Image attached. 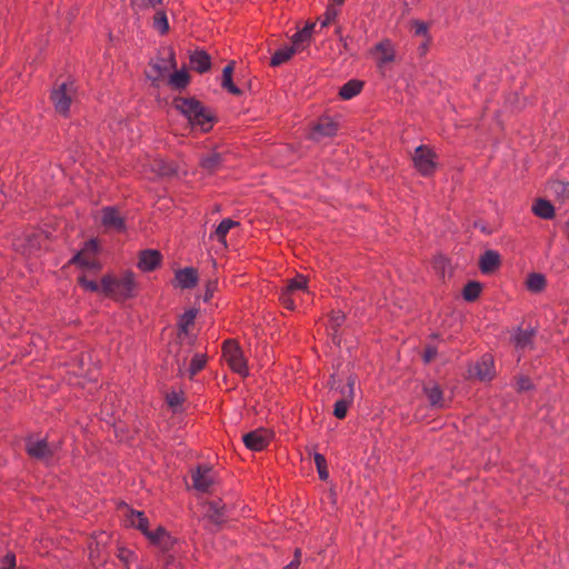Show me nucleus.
Returning <instances> with one entry per match:
<instances>
[{"instance_id":"obj_1","label":"nucleus","mask_w":569,"mask_h":569,"mask_svg":"<svg viewBox=\"0 0 569 569\" xmlns=\"http://www.w3.org/2000/svg\"><path fill=\"white\" fill-rule=\"evenodd\" d=\"M174 106L193 128H198L202 132L212 128V117L199 101L181 98L174 101Z\"/></svg>"},{"instance_id":"obj_2","label":"nucleus","mask_w":569,"mask_h":569,"mask_svg":"<svg viewBox=\"0 0 569 569\" xmlns=\"http://www.w3.org/2000/svg\"><path fill=\"white\" fill-rule=\"evenodd\" d=\"M176 66L173 51L170 48H164L156 59L151 60L150 71L147 73V77L152 82H158L168 76Z\"/></svg>"},{"instance_id":"obj_3","label":"nucleus","mask_w":569,"mask_h":569,"mask_svg":"<svg viewBox=\"0 0 569 569\" xmlns=\"http://www.w3.org/2000/svg\"><path fill=\"white\" fill-rule=\"evenodd\" d=\"M222 357L230 369L242 377L249 375V368L243 352L239 345L233 340H227L222 347Z\"/></svg>"},{"instance_id":"obj_4","label":"nucleus","mask_w":569,"mask_h":569,"mask_svg":"<svg viewBox=\"0 0 569 569\" xmlns=\"http://www.w3.org/2000/svg\"><path fill=\"white\" fill-rule=\"evenodd\" d=\"M308 290V281L303 274H297L290 279L284 288L281 289L279 300L281 305L293 310L296 308V296L298 292H306Z\"/></svg>"},{"instance_id":"obj_5","label":"nucleus","mask_w":569,"mask_h":569,"mask_svg":"<svg viewBox=\"0 0 569 569\" xmlns=\"http://www.w3.org/2000/svg\"><path fill=\"white\" fill-rule=\"evenodd\" d=\"M74 94L72 82H62L51 92V100L57 112L67 116L70 110L71 101Z\"/></svg>"},{"instance_id":"obj_6","label":"nucleus","mask_w":569,"mask_h":569,"mask_svg":"<svg viewBox=\"0 0 569 569\" xmlns=\"http://www.w3.org/2000/svg\"><path fill=\"white\" fill-rule=\"evenodd\" d=\"M413 166L422 176H430L437 168L436 153L427 146H419L412 158Z\"/></svg>"},{"instance_id":"obj_7","label":"nucleus","mask_w":569,"mask_h":569,"mask_svg":"<svg viewBox=\"0 0 569 569\" xmlns=\"http://www.w3.org/2000/svg\"><path fill=\"white\" fill-rule=\"evenodd\" d=\"M370 56L376 61L379 69L395 62L396 60V46L395 43L385 38L377 42L369 51Z\"/></svg>"},{"instance_id":"obj_8","label":"nucleus","mask_w":569,"mask_h":569,"mask_svg":"<svg viewBox=\"0 0 569 569\" xmlns=\"http://www.w3.org/2000/svg\"><path fill=\"white\" fill-rule=\"evenodd\" d=\"M356 377L349 376L347 385L340 390L341 398L335 402L333 415L338 419H343L347 415L349 406L355 398Z\"/></svg>"},{"instance_id":"obj_9","label":"nucleus","mask_w":569,"mask_h":569,"mask_svg":"<svg viewBox=\"0 0 569 569\" xmlns=\"http://www.w3.org/2000/svg\"><path fill=\"white\" fill-rule=\"evenodd\" d=\"M97 251L98 242L94 239H91L84 243L81 251L72 257L70 263H76L87 269H97L98 262L94 259Z\"/></svg>"},{"instance_id":"obj_10","label":"nucleus","mask_w":569,"mask_h":569,"mask_svg":"<svg viewBox=\"0 0 569 569\" xmlns=\"http://www.w3.org/2000/svg\"><path fill=\"white\" fill-rule=\"evenodd\" d=\"M242 440L248 449L261 451L269 445L271 433L267 429L260 428L243 435Z\"/></svg>"},{"instance_id":"obj_11","label":"nucleus","mask_w":569,"mask_h":569,"mask_svg":"<svg viewBox=\"0 0 569 569\" xmlns=\"http://www.w3.org/2000/svg\"><path fill=\"white\" fill-rule=\"evenodd\" d=\"M214 481V472L212 468L208 466L198 467L192 473L193 488L199 492H208Z\"/></svg>"},{"instance_id":"obj_12","label":"nucleus","mask_w":569,"mask_h":569,"mask_svg":"<svg viewBox=\"0 0 569 569\" xmlns=\"http://www.w3.org/2000/svg\"><path fill=\"white\" fill-rule=\"evenodd\" d=\"M26 450L32 458L49 461L53 456L52 447L44 439L29 438L26 443Z\"/></svg>"},{"instance_id":"obj_13","label":"nucleus","mask_w":569,"mask_h":569,"mask_svg":"<svg viewBox=\"0 0 569 569\" xmlns=\"http://www.w3.org/2000/svg\"><path fill=\"white\" fill-rule=\"evenodd\" d=\"M101 223L104 228L119 232L126 229L124 220L114 207H106L102 209Z\"/></svg>"},{"instance_id":"obj_14","label":"nucleus","mask_w":569,"mask_h":569,"mask_svg":"<svg viewBox=\"0 0 569 569\" xmlns=\"http://www.w3.org/2000/svg\"><path fill=\"white\" fill-rule=\"evenodd\" d=\"M472 375L478 379L486 381L491 380L495 376V363L491 355H483L481 359L475 365Z\"/></svg>"},{"instance_id":"obj_15","label":"nucleus","mask_w":569,"mask_h":569,"mask_svg":"<svg viewBox=\"0 0 569 569\" xmlns=\"http://www.w3.org/2000/svg\"><path fill=\"white\" fill-rule=\"evenodd\" d=\"M162 256L158 250L147 249L140 252L138 268L143 272L153 271L161 262Z\"/></svg>"},{"instance_id":"obj_16","label":"nucleus","mask_w":569,"mask_h":569,"mask_svg":"<svg viewBox=\"0 0 569 569\" xmlns=\"http://www.w3.org/2000/svg\"><path fill=\"white\" fill-rule=\"evenodd\" d=\"M500 264L501 257L496 250H486L479 258V268L483 274L492 273Z\"/></svg>"},{"instance_id":"obj_17","label":"nucleus","mask_w":569,"mask_h":569,"mask_svg":"<svg viewBox=\"0 0 569 569\" xmlns=\"http://www.w3.org/2000/svg\"><path fill=\"white\" fill-rule=\"evenodd\" d=\"M315 27V22L307 23L301 30L292 36L291 46L298 52L305 50L310 44Z\"/></svg>"},{"instance_id":"obj_18","label":"nucleus","mask_w":569,"mask_h":569,"mask_svg":"<svg viewBox=\"0 0 569 569\" xmlns=\"http://www.w3.org/2000/svg\"><path fill=\"white\" fill-rule=\"evenodd\" d=\"M136 280L132 273H126L121 278L117 279L116 295L121 299L131 298L134 295Z\"/></svg>"},{"instance_id":"obj_19","label":"nucleus","mask_w":569,"mask_h":569,"mask_svg":"<svg viewBox=\"0 0 569 569\" xmlns=\"http://www.w3.org/2000/svg\"><path fill=\"white\" fill-rule=\"evenodd\" d=\"M174 281L177 287L181 289H190L197 284L198 273L196 269L187 267L176 271Z\"/></svg>"},{"instance_id":"obj_20","label":"nucleus","mask_w":569,"mask_h":569,"mask_svg":"<svg viewBox=\"0 0 569 569\" xmlns=\"http://www.w3.org/2000/svg\"><path fill=\"white\" fill-rule=\"evenodd\" d=\"M536 331L533 329L518 328L512 335V342L517 350H526L533 345Z\"/></svg>"},{"instance_id":"obj_21","label":"nucleus","mask_w":569,"mask_h":569,"mask_svg":"<svg viewBox=\"0 0 569 569\" xmlns=\"http://www.w3.org/2000/svg\"><path fill=\"white\" fill-rule=\"evenodd\" d=\"M338 126L330 118H321L313 127L312 138L320 139L323 137H332L337 133Z\"/></svg>"},{"instance_id":"obj_22","label":"nucleus","mask_w":569,"mask_h":569,"mask_svg":"<svg viewBox=\"0 0 569 569\" xmlns=\"http://www.w3.org/2000/svg\"><path fill=\"white\" fill-rule=\"evenodd\" d=\"M423 392L427 396L431 407L435 408H445L446 400L443 398V392L439 385L435 382H430L423 387Z\"/></svg>"},{"instance_id":"obj_23","label":"nucleus","mask_w":569,"mask_h":569,"mask_svg":"<svg viewBox=\"0 0 569 569\" xmlns=\"http://www.w3.org/2000/svg\"><path fill=\"white\" fill-rule=\"evenodd\" d=\"M146 537L150 540L151 543L162 549H169L173 542L171 536L161 526H158L154 531H150Z\"/></svg>"},{"instance_id":"obj_24","label":"nucleus","mask_w":569,"mask_h":569,"mask_svg":"<svg viewBox=\"0 0 569 569\" xmlns=\"http://www.w3.org/2000/svg\"><path fill=\"white\" fill-rule=\"evenodd\" d=\"M127 523L139 529L144 536L149 535V521L143 512L136 510L127 511Z\"/></svg>"},{"instance_id":"obj_25","label":"nucleus","mask_w":569,"mask_h":569,"mask_svg":"<svg viewBox=\"0 0 569 569\" xmlns=\"http://www.w3.org/2000/svg\"><path fill=\"white\" fill-rule=\"evenodd\" d=\"M223 157L222 154L218 152H211L208 156L201 158L200 160V167L207 172V173H214L222 169L223 167Z\"/></svg>"},{"instance_id":"obj_26","label":"nucleus","mask_w":569,"mask_h":569,"mask_svg":"<svg viewBox=\"0 0 569 569\" xmlns=\"http://www.w3.org/2000/svg\"><path fill=\"white\" fill-rule=\"evenodd\" d=\"M191 68L200 73L208 71L211 67V60L206 51L197 50L190 54Z\"/></svg>"},{"instance_id":"obj_27","label":"nucleus","mask_w":569,"mask_h":569,"mask_svg":"<svg viewBox=\"0 0 569 569\" xmlns=\"http://www.w3.org/2000/svg\"><path fill=\"white\" fill-rule=\"evenodd\" d=\"M238 226V222L232 219H223L216 230L210 234V239L217 240L222 243L224 247L227 246L226 236L233 227Z\"/></svg>"},{"instance_id":"obj_28","label":"nucleus","mask_w":569,"mask_h":569,"mask_svg":"<svg viewBox=\"0 0 569 569\" xmlns=\"http://www.w3.org/2000/svg\"><path fill=\"white\" fill-rule=\"evenodd\" d=\"M531 210L537 217L542 219H552L555 217V208L552 203L546 199H537Z\"/></svg>"},{"instance_id":"obj_29","label":"nucleus","mask_w":569,"mask_h":569,"mask_svg":"<svg viewBox=\"0 0 569 569\" xmlns=\"http://www.w3.org/2000/svg\"><path fill=\"white\" fill-rule=\"evenodd\" d=\"M118 558L123 563L124 569H142V567L138 563L137 555L128 548L119 547Z\"/></svg>"},{"instance_id":"obj_30","label":"nucleus","mask_w":569,"mask_h":569,"mask_svg":"<svg viewBox=\"0 0 569 569\" xmlns=\"http://www.w3.org/2000/svg\"><path fill=\"white\" fill-rule=\"evenodd\" d=\"M296 52L298 51L292 46H283L272 54L270 64L272 67L281 66L289 61Z\"/></svg>"},{"instance_id":"obj_31","label":"nucleus","mask_w":569,"mask_h":569,"mask_svg":"<svg viewBox=\"0 0 569 569\" xmlns=\"http://www.w3.org/2000/svg\"><path fill=\"white\" fill-rule=\"evenodd\" d=\"M363 83L359 80H349L339 90V96L343 100H349L359 94L362 90Z\"/></svg>"},{"instance_id":"obj_32","label":"nucleus","mask_w":569,"mask_h":569,"mask_svg":"<svg viewBox=\"0 0 569 569\" xmlns=\"http://www.w3.org/2000/svg\"><path fill=\"white\" fill-rule=\"evenodd\" d=\"M233 63L227 64L222 70L221 86L232 94H240V89L232 82Z\"/></svg>"},{"instance_id":"obj_33","label":"nucleus","mask_w":569,"mask_h":569,"mask_svg":"<svg viewBox=\"0 0 569 569\" xmlns=\"http://www.w3.org/2000/svg\"><path fill=\"white\" fill-rule=\"evenodd\" d=\"M549 191L561 202L569 198V182L555 180L549 183Z\"/></svg>"},{"instance_id":"obj_34","label":"nucleus","mask_w":569,"mask_h":569,"mask_svg":"<svg viewBox=\"0 0 569 569\" xmlns=\"http://www.w3.org/2000/svg\"><path fill=\"white\" fill-rule=\"evenodd\" d=\"M526 286L531 292H541L546 288V278L541 273H530L527 278Z\"/></svg>"},{"instance_id":"obj_35","label":"nucleus","mask_w":569,"mask_h":569,"mask_svg":"<svg viewBox=\"0 0 569 569\" xmlns=\"http://www.w3.org/2000/svg\"><path fill=\"white\" fill-rule=\"evenodd\" d=\"M189 83V74L186 70H178L170 74L169 84L176 89H183Z\"/></svg>"},{"instance_id":"obj_36","label":"nucleus","mask_w":569,"mask_h":569,"mask_svg":"<svg viewBox=\"0 0 569 569\" xmlns=\"http://www.w3.org/2000/svg\"><path fill=\"white\" fill-rule=\"evenodd\" d=\"M481 289L482 288L479 282L470 281L465 286L462 296L467 301H475L479 297Z\"/></svg>"},{"instance_id":"obj_37","label":"nucleus","mask_w":569,"mask_h":569,"mask_svg":"<svg viewBox=\"0 0 569 569\" xmlns=\"http://www.w3.org/2000/svg\"><path fill=\"white\" fill-rule=\"evenodd\" d=\"M206 363H207L206 355H203V353H196L192 357V359L190 361L189 369H188L190 377H193L200 370H202L204 368Z\"/></svg>"},{"instance_id":"obj_38","label":"nucleus","mask_w":569,"mask_h":569,"mask_svg":"<svg viewBox=\"0 0 569 569\" xmlns=\"http://www.w3.org/2000/svg\"><path fill=\"white\" fill-rule=\"evenodd\" d=\"M153 27L156 30H158L161 34H164L169 30V22L167 14L163 11H158L153 19Z\"/></svg>"},{"instance_id":"obj_39","label":"nucleus","mask_w":569,"mask_h":569,"mask_svg":"<svg viewBox=\"0 0 569 569\" xmlns=\"http://www.w3.org/2000/svg\"><path fill=\"white\" fill-rule=\"evenodd\" d=\"M412 31L416 37H420L422 39L431 38L429 32V24L421 20H413L411 22Z\"/></svg>"},{"instance_id":"obj_40","label":"nucleus","mask_w":569,"mask_h":569,"mask_svg":"<svg viewBox=\"0 0 569 569\" xmlns=\"http://www.w3.org/2000/svg\"><path fill=\"white\" fill-rule=\"evenodd\" d=\"M315 463L317 466L318 475L321 480H326L329 477L328 470H327V461L323 455L316 452L313 455Z\"/></svg>"},{"instance_id":"obj_41","label":"nucleus","mask_w":569,"mask_h":569,"mask_svg":"<svg viewBox=\"0 0 569 569\" xmlns=\"http://www.w3.org/2000/svg\"><path fill=\"white\" fill-rule=\"evenodd\" d=\"M196 316L197 311L193 309L186 311L179 319L180 330L187 332L188 328L193 325Z\"/></svg>"},{"instance_id":"obj_42","label":"nucleus","mask_w":569,"mask_h":569,"mask_svg":"<svg viewBox=\"0 0 569 569\" xmlns=\"http://www.w3.org/2000/svg\"><path fill=\"white\" fill-rule=\"evenodd\" d=\"M207 512L217 523L221 522L224 516L223 507H220L219 502H210Z\"/></svg>"},{"instance_id":"obj_43","label":"nucleus","mask_w":569,"mask_h":569,"mask_svg":"<svg viewBox=\"0 0 569 569\" xmlns=\"http://www.w3.org/2000/svg\"><path fill=\"white\" fill-rule=\"evenodd\" d=\"M183 400L184 398L181 392L171 391L167 395V402L174 410L182 405Z\"/></svg>"},{"instance_id":"obj_44","label":"nucleus","mask_w":569,"mask_h":569,"mask_svg":"<svg viewBox=\"0 0 569 569\" xmlns=\"http://www.w3.org/2000/svg\"><path fill=\"white\" fill-rule=\"evenodd\" d=\"M338 13V8L329 3L325 12V18L321 21V27H327L330 24L337 18Z\"/></svg>"},{"instance_id":"obj_45","label":"nucleus","mask_w":569,"mask_h":569,"mask_svg":"<svg viewBox=\"0 0 569 569\" xmlns=\"http://www.w3.org/2000/svg\"><path fill=\"white\" fill-rule=\"evenodd\" d=\"M116 283H117V279H113L109 276L103 277L101 280L102 291H104L106 293H109V295H116Z\"/></svg>"},{"instance_id":"obj_46","label":"nucleus","mask_w":569,"mask_h":569,"mask_svg":"<svg viewBox=\"0 0 569 569\" xmlns=\"http://www.w3.org/2000/svg\"><path fill=\"white\" fill-rule=\"evenodd\" d=\"M151 171L156 172L160 176H166L171 172V168L166 166L162 160H154L153 164H151Z\"/></svg>"},{"instance_id":"obj_47","label":"nucleus","mask_w":569,"mask_h":569,"mask_svg":"<svg viewBox=\"0 0 569 569\" xmlns=\"http://www.w3.org/2000/svg\"><path fill=\"white\" fill-rule=\"evenodd\" d=\"M16 566V556L11 552L7 553L0 561V569H12Z\"/></svg>"},{"instance_id":"obj_48","label":"nucleus","mask_w":569,"mask_h":569,"mask_svg":"<svg viewBox=\"0 0 569 569\" xmlns=\"http://www.w3.org/2000/svg\"><path fill=\"white\" fill-rule=\"evenodd\" d=\"M80 284L88 291L94 292L100 289V286L94 280H89L84 277L79 279Z\"/></svg>"},{"instance_id":"obj_49","label":"nucleus","mask_w":569,"mask_h":569,"mask_svg":"<svg viewBox=\"0 0 569 569\" xmlns=\"http://www.w3.org/2000/svg\"><path fill=\"white\" fill-rule=\"evenodd\" d=\"M345 321V316L341 312H335L330 318V326L332 329L340 327Z\"/></svg>"},{"instance_id":"obj_50","label":"nucleus","mask_w":569,"mask_h":569,"mask_svg":"<svg viewBox=\"0 0 569 569\" xmlns=\"http://www.w3.org/2000/svg\"><path fill=\"white\" fill-rule=\"evenodd\" d=\"M517 388L520 391L529 390L531 388V382L528 378L521 377L517 380Z\"/></svg>"},{"instance_id":"obj_51","label":"nucleus","mask_w":569,"mask_h":569,"mask_svg":"<svg viewBox=\"0 0 569 569\" xmlns=\"http://www.w3.org/2000/svg\"><path fill=\"white\" fill-rule=\"evenodd\" d=\"M431 38L422 39L421 43L418 47V51L421 56H425L430 47Z\"/></svg>"},{"instance_id":"obj_52","label":"nucleus","mask_w":569,"mask_h":569,"mask_svg":"<svg viewBox=\"0 0 569 569\" xmlns=\"http://www.w3.org/2000/svg\"><path fill=\"white\" fill-rule=\"evenodd\" d=\"M300 550H296L295 560L289 562L283 569H297L299 566Z\"/></svg>"},{"instance_id":"obj_53","label":"nucleus","mask_w":569,"mask_h":569,"mask_svg":"<svg viewBox=\"0 0 569 569\" xmlns=\"http://www.w3.org/2000/svg\"><path fill=\"white\" fill-rule=\"evenodd\" d=\"M214 288H216V283H213V282L208 283L207 292H206V297H204L206 301L212 297Z\"/></svg>"},{"instance_id":"obj_54","label":"nucleus","mask_w":569,"mask_h":569,"mask_svg":"<svg viewBox=\"0 0 569 569\" xmlns=\"http://www.w3.org/2000/svg\"><path fill=\"white\" fill-rule=\"evenodd\" d=\"M435 356H436V350L435 349H431V348L427 349L426 353H425V361L429 362Z\"/></svg>"},{"instance_id":"obj_55","label":"nucleus","mask_w":569,"mask_h":569,"mask_svg":"<svg viewBox=\"0 0 569 569\" xmlns=\"http://www.w3.org/2000/svg\"><path fill=\"white\" fill-rule=\"evenodd\" d=\"M340 42L345 51H349L348 39L343 36L340 37Z\"/></svg>"},{"instance_id":"obj_56","label":"nucleus","mask_w":569,"mask_h":569,"mask_svg":"<svg viewBox=\"0 0 569 569\" xmlns=\"http://www.w3.org/2000/svg\"><path fill=\"white\" fill-rule=\"evenodd\" d=\"M345 2V0H330V4L335 6V7H340L342 6Z\"/></svg>"},{"instance_id":"obj_57","label":"nucleus","mask_w":569,"mask_h":569,"mask_svg":"<svg viewBox=\"0 0 569 569\" xmlns=\"http://www.w3.org/2000/svg\"><path fill=\"white\" fill-rule=\"evenodd\" d=\"M566 232H567V237L569 239V220L566 222Z\"/></svg>"},{"instance_id":"obj_58","label":"nucleus","mask_w":569,"mask_h":569,"mask_svg":"<svg viewBox=\"0 0 569 569\" xmlns=\"http://www.w3.org/2000/svg\"><path fill=\"white\" fill-rule=\"evenodd\" d=\"M161 0H149V2L154 6L156 3L160 2Z\"/></svg>"}]
</instances>
